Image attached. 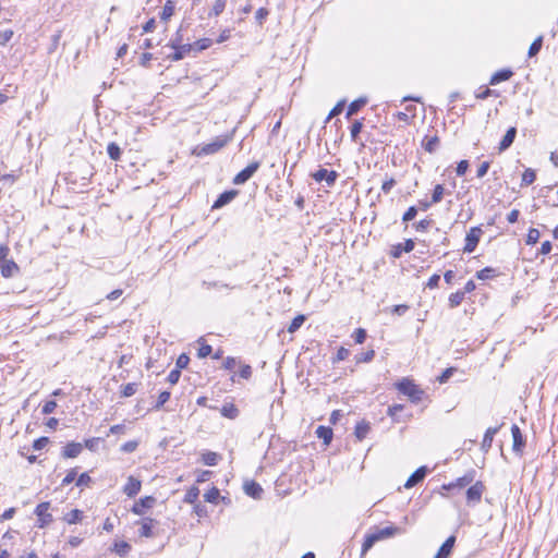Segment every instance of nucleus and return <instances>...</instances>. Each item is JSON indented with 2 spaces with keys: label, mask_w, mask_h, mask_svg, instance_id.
Wrapping results in <instances>:
<instances>
[{
  "label": "nucleus",
  "mask_w": 558,
  "mask_h": 558,
  "mask_svg": "<svg viewBox=\"0 0 558 558\" xmlns=\"http://www.w3.org/2000/svg\"><path fill=\"white\" fill-rule=\"evenodd\" d=\"M405 531L398 526H386L384 529H379L374 533H369L365 536V539L362 544V555L367 553L376 542L389 538L395 535L403 534Z\"/></svg>",
  "instance_id": "1"
},
{
  "label": "nucleus",
  "mask_w": 558,
  "mask_h": 558,
  "mask_svg": "<svg viewBox=\"0 0 558 558\" xmlns=\"http://www.w3.org/2000/svg\"><path fill=\"white\" fill-rule=\"evenodd\" d=\"M397 389L408 396L413 402H418L422 399L424 391L409 378H403L396 385Z\"/></svg>",
  "instance_id": "2"
},
{
  "label": "nucleus",
  "mask_w": 558,
  "mask_h": 558,
  "mask_svg": "<svg viewBox=\"0 0 558 558\" xmlns=\"http://www.w3.org/2000/svg\"><path fill=\"white\" fill-rule=\"evenodd\" d=\"M483 235V230L481 227H472L465 236V245L463 251L465 253H473Z\"/></svg>",
  "instance_id": "3"
},
{
  "label": "nucleus",
  "mask_w": 558,
  "mask_h": 558,
  "mask_svg": "<svg viewBox=\"0 0 558 558\" xmlns=\"http://www.w3.org/2000/svg\"><path fill=\"white\" fill-rule=\"evenodd\" d=\"M260 161L251 162L247 167H245L242 171H240L232 180L233 184L242 185L247 182L254 173L259 169Z\"/></svg>",
  "instance_id": "4"
},
{
  "label": "nucleus",
  "mask_w": 558,
  "mask_h": 558,
  "mask_svg": "<svg viewBox=\"0 0 558 558\" xmlns=\"http://www.w3.org/2000/svg\"><path fill=\"white\" fill-rule=\"evenodd\" d=\"M50 504L49 502H40L36 509L35 514L38 518V526L40 529L47 526L52 522V515L49 513Z\"/></svg>",
  "instance_id": "5"
},
{
  "label": "nucleus",
  "mask_w": 558,
  "mask_h": 558,
  "mask_svg": "<svg viewBox=\"0 0 558 558\" xmlns=\"http://www.w3.org/2000/svg\"><path fill=\"white\" fill-rule=\"evenodd\" d=\"M474 477H475V471L472 470V471H469L468 473H465L463 476L457 478L456 481H453L449 484H444L441 488L446 489V490H451L454 488H464L473 483Z\"/></svg>",
  "instance_id": "6"
},
{
  "label": "nucleus",
  "mask_w": 558,
  "mask_h": 558,
  "mask_svg": "<svg viewBox=\"0 0 558 558\" xmlns=\"http://www.w3.org/2000/svg\"><path fill=\"white\" fill-rule=\"evenodd\" d=\"M313 179L316 182H323L325 181L327 186H333L336 183V180L338 178V173L333 170H327L325 168L318 169L316 172L312 174Z\"/></svg>",
  "instance_id": "7"
},
{
  "label": "nucleus",
  "mask_w": 558,
  "mask_h": 558,
  "mask_svg": "<svg viewBox=\"0 0 558 558\" xmlns=\"http://www.w3.org/2000/svg\"><path fill=\"white\" fill-rule=\"evenodd\" d=\"M484 485L482 482H476L471 485L466 490V500L470 505L478 504L482 499V495L484 493Z\"/></svg>",
  "instance_id": "8"
},
{
  "label": "nucleus",
  "mask_w": 558,
  "mask_h": 558,
  "mask_svg": "<svg viewBox=\"0 0 558 558\" xmlns=\"http://www.w3.org/2000/svg\"><path fill=\"white\" fill-rule=\"evenodd\" d=\"M156 499L153 496H146L138 499L132 507V512L137 515H143L146 509L153 508Z\"/></svg>",
  "instance_id": "9"
},
{
  "label": "nucleus",
  "mask_w": 558,
  "mask_h": 558,
  "mask_svg": "<svg viewBox=\"0 0 558 558\" xmlns=\"http://www.w3.org/2000/svg\"><path fill=\"white\" fill-rule=\"evenodd\" d=\"M228 143V137H217L214 142L204 145L198 155H211L220 150Z\"/></svg>",
  "instance_id": "10"
},
{
  "label": "nucleus",
  "mask_w": 558,
  "mask_h": 558,
  "mask_svg": "<svg viewBox=\"0 0 558 558\" xmlns=\"http://www.w3.org/2000/svg\"><path fill=\"white\" fill-rule=\"evenodd\" d=\"M414 241L412 239L405 240L404 243H398L391 247L390 254L393 258H400L402 253H410L414 248Z\"/></svg>",
  "instance_id": "11"
},
{
  "label": "nucleus",
  "mask_w": 558,
  "mask_h": 558,
  "mask_svg": "<svg viewBox=\"0 0 558 558\" xmlns=\"http://www.w3.org/2000/svg\"><path fill=\"white\" fill-rule=\"evenodd\" d=\"M141 488H142L141 481L134 476H129L126 484L123 487V493L128 497H134L140 493Z\"/></svg>",
  "instance_id": "12"
},
{
  "label": "nucleus",
  "mask_w": 558,
  "mask_h": 558,
  "mask_svg": "<svg viewBox=\"0 0 558 558\" xmlns=\"http://www.w3.org/2000/svg\"><path fill=\"white\" fill-rule=\"evenodd\" d=\"M428 469L426 466L418 468L415 472L411 474L408 481L404 484L405 488H412L418 483H421L425 476L427 475Z\"/></svg>",
  "instance_id": "13"
},
{
  "label": "nucleus",
  "mask_w": 558,
  "mask_h": 558,
  "mask_svg": "<svg viewBox=\"0 0 558 558\" xmlns=\"http://www.w3.org/2000/svg\"><path fill=\"white\" fill-rule=\"evenodd\" d=\"M83 450V444L81 442H69L62 449V457L65 459L76 458Z\"/></svg>",
  "instance_id": "14"
},
{
  "label": "nucleus",
  "mask_w": 558,
  "mask_h": 558,
  "mask_svg": "<svg viewBox=\"0 0 558 558\" xmlns=\"http://www.w3.org/2000/svg\"><path fill=\"white\" fill-rule=\"evenodd\" d=\"M517 136V128L511 126L507 130L506 134L504 135L502 140L499 143L498 151L502 153L507 150L514 142Z\"/></svg>",
  "instance_id": "15"
},
{
  "label": "nucleus",
  "mask_w": 558,
  "mask_h": 558,
  "mask_svg": "<svg viewBox=\"0 0 558 558\" xmlns=\"http://www.w3.org/2000/svg\"><path fill=\"white\" fill-rule=\"evenodd\" d=\"M511 434H512V438H513L512 450L514 452H521L523 447L525 446V441L523 439L520 427L518 425L513 424L511 426Z\"/></svg>",
  "instance_id": "16"
},
{
  "label": "nucleus",
  "mask_w": 558,
  "mask_h": 558,
  "mask_svg": "<svg viewBox=\"0 0 558 558\" xmlns=\"http://www.w3.org/2000/svg\"><path fill=\"white\" fill-rule=\"evenodd\" d=\"M156 520L151 519V518H143L141 521L137 522V524H141V527H140V535L143 536V537H153L154 536V532H153V527L155 526L156 524Z\"/></svg>",
  "instance_id": "17"
},
{
  "label": "nucleus",
  "mask_w": 558,
  "mask_h": 558,
  "mask_svg": "<svg viewBox=\"0 0 558 558\" xmlns=\"http://www.w3.org/2000/svg\"><path fill=\"white\" fill-rule=\"evenodd\" d=\"M244 492L247 496H250L254 499H260L264 490L257 482L250 481V482H245Z\"/></svg>",
  "instance_id": "18"
},
{
  "label": "nucleus",
  "mask_w": 558,
  "mask_h": 558,
  "mask_svg": "<svg viewBox=\"0 0 558 558\" xmlns=\"http://www.w3.org/2000/svg\"><path fill=\"white\" fill-rule=\"evenodd\" d=\"M174 52L167 57L170 61H180L192 52V45L185 44L181 47L173 48Z\"/></svg>",
  "instance_id": "19"
},
{
  "label": "nucleus",
  "mask_w": 558,
  "mask_h": 558,
  "mask_svg": "<svg viewBox=\"0 0 558 558\" xmlns=\"http://www.w3.org/2000/svg\"><path fill=\"white\" fill-rule=\"evenodd\" d=\"M238 195V192L234 190L226 191L221 193L218 198L215 201L213 208H221L229 204L235 196Z\"/></svg>",
  "instance_id": "20"
},
{
  "label": "nucleus",
  "mask_w": 558,
  "mask_h": 558,
  "mask_svg": "<svg viewBox=\"0 0 558 558\" xmlns=\"http://www.w3.org/2000/svg\"><path fill=\"white\" fill-rule=\"evenodd\" d=\"M454 542H456L454 536L448 537L444 542V544L440 546V548L438 549V551L434 558H448L449 555L451 554L453 546H454Z\"/></svg>",
  "instance_id": "21"
},
{
  "label": "nucleus",
  "mask_w": 558,
  "mask_h": 558,
  "mask_svg": "<svg viewBox=\"0 0 558 558\" xmlns=\"http://www.w3.org/2000/svg\"><path fill=\"white\" fill-rule=\"evenodd\" d=\"M498 430L499 427H489L486 429L481 446L484 452H488L489 449L492 448L494 436L498 433Z\"/></svg>",
  "instance_id": "22"
},
{
  "label": "nucleus",
  "mask_w": 558,
  "mask_h": 558,
  "mask_svg": "<svg viewBox=\"0 0 558 558\" xmlns=\"http://www.w3.org/2000/svg\"><path fill=\"white\" fill-rule=\"evenodd\" d=\"M422 146L424 147V149L426 151L432 154L439 146V137L436 134H434V135L427 134L424 136V138L422 141Z\"/></svg>",
  "instance_id": "23"
},
{
  "label": "nucleus",
  "mask_w": 558,
  "mask_h": 558,
  "mask_svg": "<svg viewBox=\"0 0 558 558\" xmlns=\"http://www.w3.org/2000/svg\"><path fill=\"white\" fill-rule=\"evenodd\" d=\"M369 430H371L369 422H367L365 420H362V421H360L356 424L355 430H354V435L361 441L364 438H366V436L368 435Z\"/></svg>",
  "instance_id": "24"
},
{
  "label": "nucleus",
  "mask_w": 558,
  "mask_h": 558,
  "mask_svg": "<svg viewBox=\"0 0 558 558\" xmlns=\"http://www.w3.org/2000/svg\"><path fill=\"white\" fill-rule=\"evenodd\" d=\"M20 268L13 260H7L1 267V274L4 278H11L19 272Z\"/></svg>",
  "instance_id": "25"
},
{
  "label": "nucleus",
  "mask_w": 558,
  "mask_h": 558,
  "mask_svg": "<svg viewBox=\"0 0 558 558\" xmlns=\"http://www.w3.org/2000/svg\"><path fill=\"white\" fill-rule=\"evenodd\" d=\"M512 74H513L512 71L509 70V69H502L500 71H497L490 77L489 84L490 85H496V84H499L501 82H505V81L509 80L512 76Z\"/></svg>",
  "instance_id": "26"
},
{
  "label": "nucleus",
  "mask_w": 558,
  "mask_h": 558,
  "mask_svg": "<svg viewBox=\"0 0 558 558\" xmlns=\"http://www.w3.org/2000/svg\"><path fill=\"white\" fill-rule=\"evenodd\" d=\"M367 102V99L366 98H359L354 101H352L349 107H348V110H347V119H350L352 116H354L355 113H357Z\"/></svg>",
  "instance_id": "27"
},
{
  "label": "nucleus",
  "mask_w": 558,
  "mask_h": 558,
  "mask_svg": "<svg viewBox=\"0 0 558 558\" xmlns=\"http://www.w3.org/2000/svg\"><path fill=\"white\" fill-rule=\"evenodd\" d=\"M316 435L319 439H323L325 445H329L332 440L333 432L330 427L320 425L316 429Z\"/></svg>",
  "instance_id": "28"
},
{
  "label": "nucleus",
  "mask_w": 558,
  "mask_h": 558,
  "mask_svg": "<svg viewBox=\"0 0 558 558\" xmlns=\"http://www.w3.org/2000/svg\"><path fill=\"white\" fill-rule=\"evenodd\" d=\"M220 413L227 418H235L239 415V410L233 403H226L222 405Z\"/></svg>",
  "instance_id": "29"
},
{
  "label": "nucleus",
  "mask_w": 558,
  "mask_h": 558,
  "mask_svg": "<svg viewBox=\"0 0 558 558\" xmlns=\"http://www.w3.org/2000/svg\"><path fill=\"white\" fill-rule=\"evenodd\" d=\"M191 45H192V52L196 53V52L203 51L205 49H208L213 45V40L209 38H202Z\"/></svg>",
  "instance_id": "30"
},
{
  "label": "nucleus",
  "mask_w": 558,
  "mask_h": 558,
  "mask_svg": "<svg viewBox=\"0 0 558 558\" xmlns=\"http://www.w3.org/2000/svg\"><path fill=\"white\" fill-rule=\"evenodd\" d=\"M174 9H175L174 2L172 0H168L162 8V11L160 13V19L162 21H168L173 15Z\"/></svg>",
  "instance_id": "31"
},
{
  "label": "nucleus",
  "mask_w": 558,
  "mask_h": 558,
  "mask_svg": "<svg viewBox=\"0 0 558 558\" xmlns=\"http://www.w3.org/2000/svg\"><path fill=\"white\" fill-rule=\"evenodd\" d=\"M82 519H83V511L78 510V509H73L72 511H70L69 513H66L64 515V520L69 524H76V523L81 522Z\"/></svg>",
  "instance_id": "32"
},
{
  "label": "nucleus",
  "mask_w": 558,
  "mask_h": 558,
  "mask_svg": "<svg viewBox=\"0 0 558 558\" xmlns=\"http://www.w3.org/2000/svg\"><path fill=\"white\" fill-rule=\"evenodd\" d=\"M227 0H216L211 7V10L208 13V16H218L226 9Z\"/></svg>",
  "instance_id": "33"
},
{
  "label": "nucleus",
  "mask_w": 558,
  "mask_h": 558,
  "mask_svg": "<svg viewBox=\"0 0 558 558\" xmlns=\"http://www.w3.org/2000/svg\"><path fill=\"white\" fill-rule=\"evenodd\" d=\"M112 550L118 554L119 556L123 557L129 554L131 550V545L126 542H116L113 545Z\"/></svg>",
  "instance_id": "34"
},
{
  "label": "nucleus",
  "mask_w": 558,
  "mask_h": 558,
  "mask_svg": "<svg viewBox=\"0 0 558 558\" xmlns=\"http://www.w3.org/2000/svg\"><path fill=\"white\" fill-rule=\"evenodd\" d=\"M107 153H108L110 159H112L114 161H118L121 158V148L114 142L108 144Z\"/></svg>",
  "instance_id": "35"
},
{
  "label": "nucleus",
  "mask_w": 558,
  "mask_h": 558,
  "mask_svg": "<svg viewBox=\"0 0 558 558\" xmlns=\"http://www.w3.org/2000/svg\"><path fill=\"white\" fill-rule=\"evenodd\" d=\"M62 37V31L59 29L50 38V45L47 49V52L49 54H52L59 47V44H60V39Z\"/></svg>",
  "instance_id": "36"
},
{
  "label": "nucleus",
  "mask_w": 558,
  "mask_h": 558,
  "mask_svg": "<svg viewBox=\"0 0 558 558\" xmlns=\"http://www.w3.org/2000/svg\"><path fill=\"white\" fill-rule=\"evenodd\" d=\"M202 460L206 465L214 466L218 463L219 454L213 451H207L202 454Z\"/></svg>",
  "instance_id": "37"
},
{
  "label": "nucleus",
  "mask_w": 558,
  "mask_h": 558,
  "mask_svg": "<svg viewBox=\"0 0 558 558\" xmlns=\"http://www.w3.org/2000/svg\"><path fill=\"white\" fill-rule=\"evenodd\" d=\"M374 356H375V351L373 349H369L366 352L356 354L354 360H355L356 364L369 363L371 361H373Z\"/></svg>",
  "instance_id": "38"
},
{
  "label": "nucleus",
  "mask_w": 558,
  "mask_h": 558,
  "mask_svg": "<svg viewBox=\"0 0 558 558\" xmlns=\"http://www.w3.org/2000/svg\"><path fill=\"white\" fill-rule=\"evenodd\" d=\"M464 296H465L464 292H461V291H457L454 293H451L449 295V306L451 308H454V307L459 306L462 303V301L464 300Z\"/></svg>",
  "instance_id": "39"
},
{
  "label": "nucleus",
  "mask_w": 558,
  "mask_h": 558,
  "mask_svg": "<svg viewBox=\"0 0 558 558\" xmlns=\"http://www.w3.org/2000/svg\"><path fill=\"white\" fill-rule=\"evenodd\" d=\"M198 496H199V489L197 487L193 486L186 492L183 500L186 504H195Z\"/></svg>",
  "instance_id": "40"
},
{
  "label": "nucleus",
  "mask_w": 558,
  "mask_h": 558,
  "mask_svg": "<svg viewBox=\"0 0 558 558\" xmlns=\"http://www.w3.org/2000/svg\"><path fill=\"white\" fill-rule=\"evenodd\" d=\"M202 286L207 289H234L235 287H232L228 283H221L218 281H203Z\"/></svg>",
  "instance_id": "41"
},
{
  "label": "nucleus",
  "mask_w": 558,
  "mask_h": 558,
  "mask_svg": "<svg viewBox=\"0 0 558 558\" xmlns=\"http://www.w3.org/2000/svg\"><path fill=\"white\" fill-rule=\"evenodd\" d=\"M304 322H305V316L298 315L296 317H294L292 319L291 324L289 325L288 332H290V333L295 332L303 325Z\"/></svg>",
  "instance_id": "42"
},
{
  "label": "nucleus",
  "mask_w": 558,
  "mask_h": 558,
  "mask_svg": "<svg viewBox=\"0 0 558 558\" xmlns=\"http://www.w3.org/2000/svg\"><path fill=\"white\" fill-rule=\"evenodd\" d=\"M137 387L138 385L136 383H129L122 386L121 396L125 398L132 397L137 391Z\"/></svg>",
  "instance_id": "43"
},
{
  "label": "nucleus",
  "mask_w": 558,
  "mask_h": 558,
  "mask_svg": "<svg viewBox=\"0 0 558 558\" xmlns=\"http://www.w3.org/2000/svg\"><path fill=\"white\" fill-rule=\"evenodd\" d=\"M536 179V173L533 169L527 168L522 174V185H530Z\"/></svg>",
  "instance_id": "44"
},
{
  "label": "nucleus",
  "mask_w": 558,
  "mask_h": 558,
  "mask_svg": "<svg viewBox=\"0 0 558 558\" xmlns=\"http://www.w3.org/2000/svg\"><path fill=\"white\" fill-rule=\"evenodd\" d=\"M542 45H543V37L542 36H538L530 46L529 48V57H534L536 56L539 50L542 49Z\"/></svg>",
  "instance_id": "45"
},
{
  "label": "nucleus",
  "mask_w": 558,
  "mask_h": 558,
  "mask_svg": "<svg viewBox=\"0 0 558 558\" xmlns=\"http://www.w3.org/2000/svg\"><path fill=\"white\" fill-rule=\"evenodd\" d=\"M444 194H445V187L442 184H437L435 187H434V191H433V194H432V203H439L441 202L442 197H444Z\"/></svg>",
  "instance_id": "46"
},
{
  "label": "nucleus",
  "mask_w": 558,
  "mask_h": 558,
  "mask_svg": "<svg viewBox=\"0 0 558 558\" xmlns=\"http://www.w3.org/2000/svg\"><path fill=\"white\" fill-rule=\"evenodd\" d=\"M363 123L360 120H355L351 125L350 133L353 142H356L359 134L361 133Z\"/></svg>",
  "instance_id": "47"
},
{
  "label": "nucleus",
  "mask_w": 558,
  "mask_h": 558,
  "mask_svg": "<svg viewBox=\"0 0 558 558\" xmlns=\"http://www.w3.org/2000/svg\"><path fill=\"white\" fill-rule=\"evenodd\" d=\"M539 240V231L535 228H531L527 232L526 236V244L527 245H534Z\"/></svg>",
  "instance_id": "48"
},
{
  "label": "nucleus",
  "mask_w": 558,
  "mask_h": 558,
  "mask_svg": "<svg viewBox=\"0 0 558 558\" xmlns=\"http://www.w3.org/2000/svg\"><path fill=\"white\" fill-rule=\"evenodd\" d=\"M495 275V269L490 267H485L476 272V278L480 280H486L493 278Z\"/></svg>",
  "instance_id": "49"
},
{
  "label": "nucleus",
  "mask_w": 558,
  "mask_h": 558,
  "mask_svg": "<svg viewBox=\"0 0 558 558\" xmlns=\"http://www.w3.org/2000/svg\"><path fill=\"white\" fill-rule=\"evenodd\" d=\"M366 337H367V332L364 328H357L352 333V338H353L354 342L357 344L363 343L365 341Z\"/></svg>",
  "instance_id": "50"
},
{
  "label": "nucleus",
  "mask_w": 558,
  "mask_h": 558,
  "mask_svg": "<svg viewBox=\"0 0 558 558\" xmlns=\"http://www.w3.org/2000/svg\"><path fill=\"white\" fill-rule=\"evenodd\" d=\"M349 355H350V350L344 347H340L337 351L336 356L332 357V363L335 364V363L344 361Z\"/></svg>",
  "instance_id": "51"
},
{
  "label": "nucleus",
  "mask_w": 558,
  "mask_h": 558,
  "mask_svg": "<svg viewBox=\"0 0 558 558\" xmlns=\"http://www.w3.org/2000/svg\"><path fill=\"white\" fill-rule=\"evenodd\" d=\"M344 106H345V100H341L339 101L332 109L331 111L329 112L327 119H326V122H328L331 118L340 114L343 109H344Z\"/></svg>",
  "instance_id": "52"
},
{
  "label": "nucleus",
  "mask_w": 558,
  "mask_h": 558,
  "mask_svg": "<svg viewBox=\"0 0 558 558\" xmlns=\"http://www.w3.org/2000/svg\"><path fill=\"white\" fill-rule=\"evenodd\" d=\"M190 363V357L187 354L182 353L177 359L175 368L181 372V369L185 368Z\"/></svg>",
  "instance_id": "53"
},
{
  "label": "nucleus",
  "mask_w": 558,
  "mask_h": 558,
  "mask_svg": "<svg viewBox=\"0 0 558 558\" xmlns=\"http://www.w3.org/2000/svg\"><path fill=\"white\" fill-rule=\"evenodd\" d=\"M171 393L169 391H162L158 396V400L154 407V409L159 410L166 402L169 401Z\"/></svg>",
  "instance_id": "54"
},
{
  "label": "nucleus",
  "mask_w": 558,
  "mask_h": 558,
  "mask_svg": "<svg viewBox=\"0 0 558 558\" xmlns=\"http://www.w3.org/2000/svg\"><path fill=\"white\" fill-rule=\"evenodd\" d=\"M220 496V493H219V489L216 488V487H213L211 489H209L205 495V500L208 501V502H216L217 499L219 498Z\"/></svg>",
  "instance_id": "55"
},
{
  "label": "nucleus",
  "mask_w": 558,
  "mask_h": 558,
  "mask_svg": "<svg viewBox=\"0 0 558 558\" xmlns=\"http://www.w3.org/2000/svg\"><path fill=\"white\" fill-rule=\"evenodd\" d=\"M404 409L402 404H392L388 408L387 414L392 417L395 421H398L397 415Z\"/></svg>",
  "instance_id": "56"
},
{
  "label": "nucleus",
  "mask_w": 558,
  "mask_h": 558,
  "mask_svg": "<svg viewBox=\"0 0 558 558\" xmlns=\"http://www.w3.org/2000/svg\"><path fill=\"white\" fill-rule=\"evenodd\" d=\"M99 441H100V438H98V437L86 439L83 445V448L86 447L90 451H96L98 448Z\"/></svg>",
  "instance_id": "57"
},
{
  "label": "nucleus",
  "mask_w": 558,
  "mask_h": 558,
  "mask_svg": "<svg viewBox=\"0 0 558 558\" xmlns=\"http://www.w3.org/2000/svg\"><path fill=\"white\" fill-rule=\"evenodd\" d=\"M417 214V209L415 206H411L408 208V210L403 214L402 221L409 222L415 218Z\"/></svg>",
  "instance_id": "58"
},
{
  "label": "nucleus",
  "mask_w": 558,
  "mask_h": 558,
  "mask_svg": "<svg viewBox=\"0 0 558 558\" xmlns=\"http://www.w3.org/2000/svg\"><path fill=\"white\" fill-rule=\"evenodd\" d=\"M77 475V471H76V468L74 469H71L68 474L65 475V477L62 480V483L61 485L62 486H68L70 485L76 477Z\"/></svg>",
  "instance_id": "59"
},
{
  "label": "nucleus",
  "mask_w": 558,
  "mask_h": 558,
  "mask_svg": "<svg viewBox=\"0 0 558 558\" xmlns=\"http://www.w3.org/2000/svg\"><path fill=\"white\" fill-rule=\"evenodd\" d=\"M432 222L433 221L430 219H423L418 222L413 223V227L415 228L416 231H425L430 227Z\"/></svg>",
  "instance_id": "60"
},
{
  "label": "nucleus",
  "mask_w": 558,
  "mask_h": 558,
  "mask_svg": "<svg viewBox=\"0 0 558 558\" xmlns=\"http://www.w3.org/2000/svg\"><path fill=\"white\" fill-rule=\"evenodd\" d=\"M468 169H469V161L461 160L460 162H458L457 168H456L457 175H459V177L464 175L466 173Z\"/></svg>",
  "instance_id": "61"
},
{
  "label": "nucleus",
  "mask_w": 558,
  "mask_h": 558,
  "mask_svg": "<svg viewBox=\"0 0 558 558\" xmlns=\"http://www.w3.org/2000/svg\"><path fill=\"white\" fill-rule=\"evenodd\" d=\"M49 444V438L48 437H40L38 439H36L33 444V448L35 450H41L44 449L47 445Z\"/></svg>",
  "instance_id": "62"
},
{
  "label": "nucleus",
  "mask_w": 558,
  "mask_h": 558,
  "mask_svg": "<svg viewBox=\"0 0 558 558\" xmlns=\"http://www.w3.org/2000/svg\"><path fill=\"white\" fill-rule=\"evenodd\" d=\"M138 442L136 440H130L122 445L121 450L123 452H133L136 450Z\"/></svg>",
  "instance_id": "63"
},
{
  "label": "nucleus",
  "mask_w": 558,
  "mask_h": 558,
  "mask_svg": "<svg viewBox=\"0 0 558 558\" xmlns=\"http://www.w3.org/2000/svg\"><path fill=\"white\" fill-rule=\"evenodd\" d=\"M90 482V476L87 473H82L76 480V486H87Z\"/></svg>",
  "instance_id": "64"
}]
</instances>
